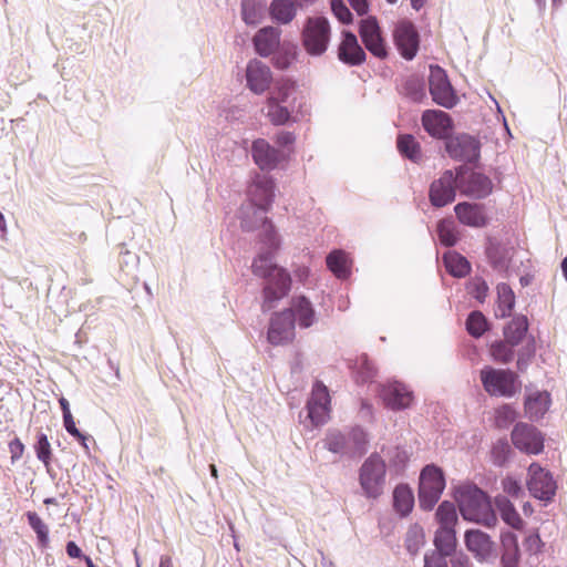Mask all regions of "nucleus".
Returning a JSON list of instances; mask_svg holds the SVG:
<instances>
[{"instance_id": "nucleus-1", "label": "nucleus", "mask_w": 567, "mask_h": 567, "mask_svg": "<svg viewBox=\"0 0 567 567\" xmlns=\"http://www.w3.org/2000/svg\"><path fill=\"white\" fill-rule=\"evenodd\" d=\"M275 197L274 181L267 175H256L248 187L249 204L240 209V225L244 230H260L259 236L269 248H277L279 239L274 225L265 216Z\"/></svg>"}, {"instance_id": "nucleus-2", "label": "nucleus", "mask_w": 567, "mask_h": 567, "mask_svg": "<svg viewBox=\"0 0 567 567\" xmlns=\"http://www.w3.org/2000/svg\"><path fill=\"white\" fill-rule=\"evenodd\" d=\"M252 272L256 276L266 279L264 287L262 310H271L278 300L284 298L289 289L291 279L289 274L275 262L272 250H265L254 259L251 265Z\"/></svg>"}, {"instance_id": "nucleus-3", "label": "nucleus", "mask_w": 567, "mask_h": 567, "mask_svg": "<svg viewBox=\"0 0 567 567\" xmlns=\"http://www.w3.org/2000/svg\"><path fill=\"white\" fill-rule=\"evenodd\" d=\"M460 513L465 520L487 528L497 525L498 519L487 495L473 484L460 485L455 491Z\"/></svg>"}, {"instance_id": "nucleus-4", "label": "nucleus", "mask_w": 567, "mask_h": 567, "mask_svg": "<svg viewBox=\"0 0 567 567\" xmlns=\"http://www.w3.org/2000/svg\"><path fill=\"white\" fill-rule=\"evenodd\" d=\"M386 465L379 454H371L359 468V484L367 498H379L385 487Z\"/></svg>"}, {"instance_id": "nucleus-5", "label": "nucleus", "mask_w": 567, "mask_h": 567, "mask_svg": "<svg viewBox=\"0 0 567 567\" xmlns=\"http://www.w3.org/2000/svg\"><path fill=\"white\" fill-rule=\"evenodd\" d=\"M331 25L324 17H309L301 30V44L311 56L323 55L330 44Z\"/></svg>"}, {"instance_id": "nucleus-6", "label": "nucleus", "mask_w": 567, "mask_h": 567, "mask_svg": "<svg viewBox=\"0 0 567 567\" xmlns=\"http://www.w3.org/2000/svg\"><path fill=\"white\" fill-rule=\"evenodd\" d=\"M367 433L361 427H353L347 433L329 430L324 437V447L334 454L355 455L365 451Z\"/></svg>"}, {"instance_id": "nucleus-7", "label": "nucleus", "mask_w": 567, "mask_h": 567, "mask_svg": "<svg viewBox=\"0 0 567 567\" xmlns=\"http://www.w3.org/2000/svg\"><path fill=\"white\" fill-rule=\"evenodd\" d=\"M480 379L484 390L492 396L512 398L520 388L517 375L511 370L484 367Z\"/></svg>"}, {"instance_id": "nucleus-8", "label": "nucleus", "mask_w": 567, "mask_h": 567, "mask_svg": "<svg viewBox=\"0 0 567 567\" xmlns=\"http://www.w3.org/2000/svg\"><path fill=\"white\" fill-rule=\"evenodd\" d=\"M445 487L443 472L435 465H426L420 475L419 503L420 506L430 511L440 499Z\"/></svg>"}, {"instance_id": "nucleus-9", "label": "nucleus", "mask_w": 567, "mask_h": 567, "mask_svg": "<svg viewBox=\"0 0 567 567\" xmlns=\"http://www.w3.org/2000/svg\"><path fill=\"white\" fill-rule=\"evenodd\" d=\"M457 187L462 195L482 199L493 192V183L483 173L467 171L464 167L456 168Z\"/></svg>"}, {"instance_id": "nucleus-10", "label": "nucleus", "mask_w": 567, "mask_h": 567, "mask_svg": "<svg viewBox=\"0 0 567 567\" xmlns=\"http://www.w3.org/2000/svg\"><path fill=\"white\" fill-rule=\"evenodd\" d=\"M392 37L394 45L403 59L411 61L416 56L420 34L413 22L406 19L398 21L394 24Z\"/></svg>"}, {"instance_id": "nucleus-11", "label": "nucleus", "mask_w": 567, "mask_h": 567, "mask_svg": "<svg viewBox=\"0 0 567 567\" xmlns=\"http://www.w3.org/2000/svg\"><path fill=\"white\" fill-rule=\"evenodd\" d=\"M359 34L365 49L375 58L384 60L389 55V47L382 35V30L374 17L362 19L359 24Z\"/></svg>"}, {"instance_id": "nucleus-12", "label": "nucleus", "mask_w": 567, "mask_h": 567, "mask_svg": "<svg viewBox=\"0 0 567 567\" xmlns=\"http://www.w3.org/2000/svg\"><path fill=\"white\" fill-rule=\"evenodd\" d=\"M456 189H458L456 171L447 169L431 183L429 189L430 203L434 207H444L454 202Z\"/></svg>"}, {"instance_id": "nucleus-13", "label": "nucleus", "mask_w": 567, "mask_h": 567, "mask_svg": "<svg viewBox=\"0 0 567 567\" xmlns=\"http://www.w3.org/2000/svg\"><path fill=\"white\" fill-rule=\"evenodd\" d=\"M429 86L432 99L436 104L446 109H451L456 104L457 96L445 71L441 66H431Z\"/></svg>"}, {"instance_id": "nucleus-14", "label": "nucleus", "mask_w": 567, "mask_h": 567, "mask_svg": "<svg viewBox=\"0 0 567 567\" xmlns=\"http://www.w3.org/2000/svg\"><path fill=\"white\" fill-rule=\"evenodd\" d=\"M527 487L529 493L540 501H550L556 493V482L553 475L538 463L528 467Z\"/></svg>"}, {"instance_id": "nucleus-15", "label": "nucleus", "mask_w": 567, "mask_h": 567, "mask_svg": "<svg viewBox=\"0 0 567 567\" xmlns=\"http://www.w3.org/2000/svg\"><path fill=\"white\" fill-rule=\"evenodd\" d=\"M512 442L519 451L537 455L544 450V436L533 425L518 423L512 431Z\"/></svg>"}, {"instance_id": "nucleus-16", "label": "nucleus", "mask_w": 567, "mask_h": 567, "mask_svg": "<svg viewBox=\"0 0 567 567\" xmlns=\"http://www.w3.org/2000/svg\"><path fill=\"white\" fill-rule=\"evenodd\" d=\"M308 417L315 426L324 424L330 417V395L326 385L317 382L307 403Z\"/></svg>"}, {"instance_id": "nucleus-17", "label": "nucleus", "mask_w": 567, "mask_h": 567, "mask_svg": "<svg viewBox=\"0 0 567 567\" xmlns=\"http://www.w3.org/2000/svg\"><path fill=\"white\" fill-rule=\"evenodd\" d=\"M380 395L384 405L393 411L409 409L414 401L413 391L406 384L399 381H392L382 385Z\"/></svg>"}, {"instance_id": "nucleus-18", "label": "nucleus", "mask_w": 567, "mask_h": 567, "mask_svg": "<svg viewBox=\"0 0 567 567\" xmlns=\"http://www.w3.org/2000/svg\"><path fill=\"white\" fill-rule=\"evenodd\" d=\"M445 148L447 154L456 161L472 162L480 156V142L467 134L449 138Z\"/></svg>"}, {"instance_id": "nucleus-19", "label": "nucleus", "mask_w": 567, "mask_h": 567, "mask_svg": "<svg viewBox=\"0 0 567 567\" xmlns=\"http://www.w3.org/2000/svg\"><path fill=\"white\" fill-rule=\"evenodd\" d=\"M295 337V321L292 312L285 310L274 316L268 329V341L274 346L289 342Z\"/></svg>"}, {"instance_id": "nucleus-20", "label": "nucleus", "mask_w": 567, "mask_h": 567, "mask_svg": "<svg viewBox=\"0 0 567 567\" xmlns=\"http://www.w3.org/2000/svg\"><path fill=\"white\" fill-rule=\"evenodd\" d=\"M251 156L255 164L262 171H271L285 159L284 152L271 146L265 138L252 142Z\"/></svg>"}, {"instance_id": "nucleus-21", "label": "nucleus", "mask_w": 567, "mask_h": 567, "mask_svg": "<svg viewBox=\"0 0 567 567\" xmlns=\"http://www.w3.org/2000/svg\"><path fill=\"white\" fill-rule=\"evenodd\" d=\"M338 45V59L348 65H361L367 54L358 42L355 34L350 31H343Z\"/></svg>"}, {"instance_id": "nucleus-22", "label": "nucleus", "mask_w": 567, "mask_h": 567, "mask_svg": "<svg viewBox=\"0 0 567 567\" xmlns=\"http://www.w3.org/2000/svg\"><path fill=\"white\" fill-rule=\"evenodd\" d=\"M421 120L424 130L434 138H446L452 130V118L440 110H426Z\"/></svg>"}, {"instance_id": "nucleus-23", "label": "nucleus", "mask_w": 567, "mask_h": 567, "mask_svg": "<svg viewBox=\"0 0 567 567\" xmlns=\"http://www.w3.org/2000/svg\"><path fill=\"white\" fill-rule=\"evenodd\" d=\"M247 86L256 94L266 92L271 83L272 75L270 69L261 61L252 60L246 69Z\"/></svg>"}, {"instance_id": "nucleus-24", "label": "nucleus", "mask_w": 567, "mask_h": 567, "mask_svg": "<svg viewBox=\"0 0 567 567\" xmlns=\"http://www.w3.org/2000/svg\"><path fill=\"white\" fill-rule=\"evenodd\" d=\"M454 212L458 221L465 226L482 228L488 223L483 205L463 202L454 207Z\"/></svg>"}, {"instance_id": "nucleus-25", "label": "nucleus", "mask_w": 567, "mask_h": 567, "mask_svg": "<svg viewBox=\"0 0 567 567\" xmlns=\"http://www.w3.org/2000/svg\"><path fill=\"white\" fill-rule=\"evenodd\" d=\"M465 545L478 561H484L491 556L494 543L486 533L470 529L465 533Z\"/></svg>"}, {"instance_id": "nucleus-26", "label": "nucleus", "mask_w": 567, "mask_h": 567, "mask_svg": "<svg viewBox=\"0 0 567 567\" xmlns=\"http://www.w3.org/2000/svg\"><path fill=\"white\" fill-rule=\"evenodd\" d=\"M256 52L261 56H269L280 43V30L274 27L260 29L252 39Z\"/></svg>"}, {"instance_id": "nucleus-27", "label": "nucleus", "mask_w": 567, "mask_h": 567, "mask_svg": "<svg viewBox=\"0 0 567 567\" xmlns=\"http://www.w3.org/2000/svg\"><path fill=\"white\" fill-rule=\"evenodd\" d=\"M494 506L499 514L502 520L513 529L520 530L524 528L525 523L514 504L504 495H497L494 498Z\"/></svg>"}, {"instance_id": "nucleus-28", "label": "nucleus", "mask_w": 567, "mask_h": 567, "mask_svg": "<svg viewBox=\"0 0 567 567\" xmlns=\"http://www.w3.org/2000/svg\"><path fill=\"white\" fill-rule=\"evenodd\" d=\"M289 310L292 312V320L301 328H309L317 320L312 303L303 296L295 298Z\"/></svg>"}, {"instance_id": "nucleus-29", "label": "nucleus", "mask_w": 567, "mask_h": 567, "mask_svg": "<svg viewBox=\"0 0 567 567\" xmlns=\"http://www.w3.org/2000/svg\"><path fill=\"white\" fill-rule=\"evenodd\" d=\"M329 270L339 279H347L351 275L352 260L346 250H331L327 256Z\"/></svg>"}, {"instance_id": "nucleus-30", "label": "nucleus", "mask_w": 567, "mask_h": 567, "mask_svg": "<svg viewBox=\"0 0 567 567\" xmlns=\"http://www.w3.org/2000/svg\"><path fill=\"white\" fill-rule=\"evenodd\" d=\"M550 395L548 392L530 393L525 400V412L530 420H539L548 411Z\"/></svg>"}, {"instance_id": "nucleus-31", "label": "nucleus", "mask_w": 567, "mask_h": 567, "mask_svg": "<svg viewBox=\"0 0 567 567\" xmlns=\"http://www.w3.org/2000/svg\"><path fill=\"white\" fill-rule=\"evenodd\" d=\"M446 271L456 278H463L471 271L470 261L457 250H445L442 256Z\"/></svg>"}, {"instance_id": "nucleus-32", "label": "nucleus", "mask_w": 567, "mask_h": 567, "mask_svg": "<svg viewBox=\"0 0 567 567\" xmlns=\"http://www.w3.org/2000/svg\"><path fill=\"white\" fill-rule=\"evenodd\" d=\"M269 12L275 21L281 24H288L295 19L297 8L292 0H272Z\"/></svg>"}, {"instance_id": "nucleus-33", "label": "nucleus", "mask_w": 567, "mask_h": 567, "mask_svg": "<svg viewBox=\"0 0 567 567\" xmlns=\"http://www.w3.org/2000/svg\"><path fill=\"white\" fill-rule=\"evenodd\" d=\"M396 147L400 154L414 163L423 158L420 143L411 134H401L396 138Z\"/></svg>"}, {"instance_id": "nucleus-34", "label": "nucleus", "mask_w": 567, "mask_h": 567, "mask_svg": "<svg viewBox=\"0 0 567 567\" xmlns=\"http://www.w3.org/2000/svg\"><path fill=\"white\" fill-rule=\"evenodd\" d=\"M497 290V308L495 311L496 317L506 318L511 316V312L515 305V296L512 288L505 284H498Z\"/></svg>"}, {"instance_id": "nucleus-35", "label": "nucleus", "mask_w": 567, "mask_h": 567, "mask_svg": "<svg viewBox=\"0 0 567 567\" xmlns=\"http://www.w3.org/2000/svg\"><path fill=\"white\" fill-rule=\"evenodd\" d=\"M434 545L437 554L450 556L456 547V536L454 527H440L434 537Z\"/></svg>"}, {"instance_id": "nucleus-36", "label": "nucleus", "mask_w": 567, "mask_h": 567, "mask_svg": "<svg viewBox=\"0 0 567 567\" xmlns=\"http://www.w3.org/2000/svg\"><path fill=\"white\" fill-rule=\"evenodd\" d=\"M414 504V497L411 488L406 485H398L393 492V506L395 511L402 515H408Z\"/></svg>"}, {"instance_id": "nucleus-37", "label": "nucleus", "mask_w": 567, "mask_h": 567, "mask_svg": "<svg viewBox=\"0 0 567 567\" xmlns=\"http://www.w3.org/2000/svg\"><path fill=\"white\" fill-rule=\"evenodd\" d=\"M527 328L526 317H515L504 329L505 341L511 346H517L525 337Z\"/></svg>"}, {"instance_id": "nucleus-38", "label": "nucleus", "mask_w": 567, "mask_h": 567, "mask_svg": "<svg viewBox=\"0 0 567 567\" xmlns=\"http://www.w3.org/2000/svg\"><path fill=\"white\" fill-rule=\"evenodd\" d=\"M282 103L278 101L276 95L268 96L266 101L267 117L274 125H284L290 118V112Z\"/></svg>"}, {"instance_id": "nucleus-39", "label": "nucleus", "mask_w": 567, "mask_h": 567, "mask_svg": "<svg viewBox=\"0 0 567 567\" xmlns=\"http://www.w3.org/2000/svg\"><path fill=\"white\" fill-rule=\"evenodd\" d=\"M440 243L446 247L455 246L458 241L460 234L454 221L451 219H442L436 226Z\"/></svg>"}, {"instance_id": "nucleus-40", "label": "nucleus", "mask_w": 567, "mask_h": 567, "mask_svg": "<svg viewBox=\"0 0 567 567\" xmlns=\"http://www.w3.org/2000/svg\"><path fill=\"white\" fill-rule=\"evenodd\" d=\"M353 371L358 382H370L377 375V370L365 354L360 355L353 365Z\"/></svg>"}, {"instance_id": "nucleus-41", "label": "nucleus", "mask_w": 567, "mask_h": 567, "mask_svg": "<svg viewBox=\"0 0 567 567\" xmlns=\"http://www.w3.org/2000/svg\"><path fill=\"white\" fill-rule=\"evenodd\" d=\"M425 543L424 530L420 525H412L405 536V547L411 555H416Z\"/></svg>"}, {"instance_id": "nucleus-42", "label": "nucleus", "mask_w": 567, "mask_h": 567, "mask_svg": "<svg viewBox=\"0 0 567 567\" xmlns=\"http://www.w3.org/2000/svg\"><path fill=\"white\" fill-rule=\"evenodd\" d=\"M435 517L440 527H454L457 522V514L453 503L443 502L439 505Z\"/></svg>"}, {"instance_id": "nucleus-43", "label": "nucleus", "mask_w": 567, "mask_h": 567, "mask_svg": "<svg viewBox=\"0 0 567 567\" xmlns=\"http://www.w3.org/2000/svg\"><path fill=\"white\" fill-rule=\"evenodd\" d=\"M264 6L258 0H243L241 14L247 24H257L262 16Z\"/></svg>"}, {"instance_id": "nucleus-44", "label": "nucleus", "mask_w": 567, "mask_h": 567, "mask_svg": "<svg viewBox=\"0 0 567 567\" xmlns=\"http://www.w3.org/2000/svg\"><path fill=\"white\" fill-rule=\"evenodd\" d=\"M29 525L35 532L40 544L45 547L49 544V528L34 512L27 514Z\"/></svg>"}, {"instance_id": "nucleus-45", "label": "nucleus", "mask_w": 567, "mask_h": 567, "mask_svg": "<svg viewBox=\"0 0 567 567\" xmlns=\"http://www.w3.org/2000/svg\"><path fill=\"white\" fill-rule=\"evenodd\" d=\"M466 329L471 336L481 337L487 329L485 317L478 311H473L466 320Z\"/></svg>"}, {"instance_id": "nucleus-46", "label": "nucleus", "mask_w": 567, "mask_h": 567, "mask_svg": "<svg viewBox=\"0 0 567 567\" xmlns=\"http://www.w3.org/2000/svg\"><path fill=\"white\" fill-rule=\"evenodd\" d=\"M297 85L289 79L278 80L270 95H276L281 103L288 102L289 97L296 93Z\"/></svg>"}, {"instance_id": "nucleus-47", "label": "nucleus", "mask_w": 567, "mask_h": 567, "mask_svg": "<svg viewBox=\"0 0 567 567\" xmlns=\"http://www.w3.org/2000/svg\"><path fill=\"white\" fill-rule=\"evenodd\" d=\"M514 346L507 341H498L492 344L491 354L495 361L507 363L514 358Z\"/></svg>"}, {"instance_id": "nucleus-48", "label": "nucleus", "mask_w": 567, "mask_h": 567, "mask_svg": "<svg viewBox=\"0 0 567 567\" xmlns=\"http://www.w3.org/2000/svg\"><path fill=\"white\" fill-rule=\"evenodd\" d=\"M37 457L45 465L49 466L51 462V445L48 436L44 433L38 435V441L34 446Z\"/></svg>"}, {"instance_id": "nucleus-49", "label": "nucleus", "mask_w": 567, "mask_h": 567, "mask_svg": "<svg viewBox=\"0 0 567 567\" xmlns=\"http://www.w3.org/2000/svg\"><path fill=\"white\" fill-rule=\"evenodd\" d=\"M511 447L506 441H497L491 451V457L495 465L502 466L506 463Z\"/></svg>"}, {"instance_id": "nucleus-50", "label": "nucleus", "mask_w": 567, "mask_h": 567, "mask_svg": "<svg viewBox=\"0 0 567 567\" xmlns=\"http://www.w3.org/2000/svg\"><path fill=\"white\" fill-rule=\"evenodd\" d=\"M515 410L507 404L502 405L495 411V424L498 427H507L515 421Z\"/></svg>"}, {"instance_id": "nucleus-51", "label": "nucleus", "mask_w": 567, "mask_h": 567, "mask_svg": "<svg viewBox=\"0 0 567 567\" xmlns=\"http://www.w3.org/2000/svg\"><path fill=\"white\" fill-rule=\"evenodd\" d=\"M502 486L504 492L514 498H519L522 495H524V489L520 485V482L512 476L505 477L502 481Z\"/></svg>"}, {"instance_id": "nucleus-52", "label": "nucleus", "mask_w": 567, "mask_h": 567, "mask_svg": "<svg viewBox=\"0 0 567 567\" xmlns=\"http://www.w3.org/2000/svg\"><path fill=\"white\" fill-rule=\"evenodd\" d=\"M331 10L340 22L350 23L352 21V14L342 0H332Z\"/></svg>"}, {"instance_id": "nucleus-53", "label": "nucleus", "mask_w": 567, "mask_h": 567, "mask_svg": "<svg viewBox=\"0 0 567 567\" xmlns=\"http://www.w3.org/2000/svg\"><path fill=\"white\" fill-rule=\"evenodd\" d=\"M501 545L502 550H518V540L517 536L509 532V530H503L501 533Z\"/></svg>"}, {"instance_id": "nucleus-54", "label": "nucleus", "mask_w": 567, "mask_h": 567, "mask_svg": "<svg viewBox=\"0 0 567 567\" xmlns=\"http://www.w3.org/2000/svg\"><path fill=\"white\" fill-rule=\"evenodd\" d=\"M520 558L518 550H502L501 565L502 567H517Z\"/></svg>"}, {"instance_id": "nucleus-55", "label": "nucleus", "mask_w": 567, "mask_h": 567, "mask_svg": "<svg viewBox=\"0 0 567 567\" xmlns=\"http://www.w3.org/2000/svg\"><path fill=\"white\" fill-rule=\"evenodd\" d=\"M446 556L437 553L426 554L424 556V567H447Z\"/></svg>"}, {"instance_id": "nucleus-56", "label": "nucleus", "mask_w": 567, "mask_h": 567, "mask_svg": "<svg viewBox=\"0 0 567 567\" xmlns=\"http://www.w3.org/2000/svg\"><path fill=\"white\" fill-rule=\"evenodd\" d=\"M9 450L11 453V461L14 463L22 456L24 445L19 439H14L9 443Z\"/></svg>"}, {"instance_id": "nucleus-57", "label": "nucleus", "mask_w": 567, "mask_h": 567, "mask_svg": "<svg viewBox=\"0 0 567 567\" xmlns=\"http://www.w3.org/2000/svg\"><path fill=\"white\" fill-rule=\"evenodd\" d=\"M488 292V286L484 280H476L473 284V293L474 297L480 300L484 301Z\"/></svg>"}, {"instance_id": "nucleus-58", "label": "nucleus", "mask_w": 567, "mask_h": 567, "mask_svg": "<svg viewBox=\"0 0 567 567\" xmlns=\"http://www.w3.org/2000/svg\"><path fill=\"white\" fill-rule=\"evenodd\" d=\"M63 423H64V427H65L66 432L70 435H72L73 437L81 436V432L78 430L72 414L63 416Z\"/></svg>"}, {"instance_id": "nucleus-59", "label": "nucleus", "mask_w": 567, "mask_h": 567, "mask_svg": "<svg viewBox=\"0 0 567 567\" xmlns=\"http://www.w3.org/2000/svg\"><path fill=\"white\" fill-rule=\"evenodd\" d=\"M295 140L296 138H295L293 134L290 132H280L276 136V143H277V145H279L281 147L292 145L295 143Z\"/></svg>"}, {"instance_id": "nucleus-60", "label": "nucleus", "mask_w": 567, "mask_h": 567, "mask_svg": "<svg viewBox=\"0 0 567 567\" xmlns=\"http://www.w3.org/2000/svg\"><path fill=\"white\" fill-rule=\"evenodd\" d=\"M451 567H472L470 558L465 554H456L451 559Z\"/></svg>"}, {"instance_id": "nucleus-61", "label": "nucleus", "mask_w": 567, "mask_h": 567, "mask_svg": "<svg viewBox=\"0 0 567 567\" xmlns=\"http://www.w3.org/2000/svg\"><path fill=\"white\" fill-rule=\"evenodd\" d=\"M348 2L359 16L365 14L369 10L368 0H348Z\"/></svg>"}, {"instance_id": "nucleus-62", "label": "nucleus", "mask_w": 567, "mask_h": 567, "mask_svg": "<svg viewBox=\"0 0 567 567\" xmlns=\"http://www.w3.org/2000/svg\"><path fill=\"white\" fill-rule=\"evenodd\" d=\"M65 549L71 558L82 557V550L74 542H68Z\"/></svg>"}, {"instance_id": "nucleus-63", "label": "nucleus", "mask_w": 567, "mask_h": 567, "mask_svg": "<svg viewBox=\"0 0 567 567\" xmlns=\"http://www.w3.org/2000/svg\"><path fill=\"white\" fill-rule=\"evenodd\" d=\"M540 539L538 535H529L526 538V545L529 549L537 548L539 546Z\"/></svg>"}, {"instance_id": "nucleus-64", "label": "nucleus", "mask_w": 567, "mask_h": 567, "mask_svg": "<svg viewBox=\"0 0 567 567\" xmlns=\"http://www.w3.org/2000/svg\"><path fill=\"white\" fill-rule=\"evenodd\" d=\"M59 404L61 406V410H62V413H63V416L65 415H71V411H70V404H69V401L65 399V398H60L59 400Z\"/></svg>"}]
</instances>
